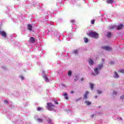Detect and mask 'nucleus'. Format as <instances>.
<instances>
[{
    "mask_svg": "<svg viewBox=\"0 0 124 124\" xmlns=\"http://www.w3.org/2000/svg\"><path fill=\"white\" fill-rule=\"evenodd\" d=\"M71 22H74V20H71Z\"/></svg>",
    "mask_w": 124,
    "mask_h": 124,
    "instance_id": "nucleus-44",
    "label": "nucleus"
},
{
    "mask_svg": "<svg viewBox=\"0 0 124 124\" xmlns=\"http://www.w3.org/2000/svg\"><path fill=\"white\" fill-rule=\"evenodd\" d=\"M102 67H103V64L101 63L98 65L97 68H98V70H101V68H102Z\"/></svg>",
    "mask_w": 124,
    "mask_h": 124,
    "instance_id": "nucleus-7",
    "label": "nucleus"
},
{
    "mask_svg": "<svg viewBox=\"0 0 124 124\" xmlns=\"http://www.w3.org/2000/svg\"><path fill=\"white\" fill-rule=\"evenodd\" d=\"M109 52H112V47L111 46L109 47Z\"/></svg>",
    "mask_w": 124,
    "mask_h": 124,
    "instance_id": "nucleus-28",
    "label": "nucleus"
},
{
    "mask_svg": "<svg viewBox=\"0 0 124 124\" xmlns=\"http://www.w3.org/2000/svg\"><path fill=\"white\" fill-rule=\"evenodd\" d=\"M87 35L90 37H93V38H95L96 39H97V38H98L99 36L98 33L94 31H91L89 32L88 34H87Z\"/></svg>",
    "mask_w": 124,
    "mask_h": 124,
    "instance_id": "nucleus-1",
    "label": "nucleus"
},
{
    "mask_svg": "<svg viewBox=\"0 0 124 124\" xmlns=\"http://www.w3.org/2000/svg\"><path fill=\"white\" fill-rule=\"evenodd\" d=\"M20 78H21V80H24V77L23 76H21Z\"/></svg>",
    "mask_w": 124,
    "mask_h": 124,
    "instance_id": "nucleus-34",
    "label": "nucleus"
},
{
    "mask_svg": "<svg viewBox=\"0 0 124 124\" xmlns=\"http://www.w3.org/2000/svg\"><path fill=\"white\" fill-rule=\"evenodd\" d=\"M37 121L38 122V123H43V120L40 118H38L37 119Z\"/></svg>",
    "mask_w": 124,
    "mask_h": 124,
    "instance_id": "nucleus-16",
    "label": "nucleus"
},
{
    "mask_svg": "<svg viewBox=\"0 0 124 124\" xmlns=\"http://www.w3.org/2000/svg\"><path fill=\"white\" fill-rule=\"evenodd\" d=\"M29 41L30 43H34L35 42V38H33V37H31Z\"/></svg>",
    "mask_w": 124,
    "mask_h": 124,
    "instance_id": "nucleus-3",
    "label": "nucleus"
},
{
    "mask_svg": "<svg viewBox=\"0 0 124 124\" xmlns=\"http://www.w3.org/2000/svg\"><path fill=\"white\" fill-rule=\"evenodd\" d=\"M84 40L85 43H88L89 42V39L88 38L84 37Z\"/></svg>",
    "mask_w": 124,
    "mask_h": 124,
    "instance_id": "nucleus-19",
    "label": "nucleus"
},
{
    "mask_svg": "<svg viewBox=\"0 0 124 124\" xmlns=\"http://www.w3.org/2000/svg\"><path fill=\"white\" fill-rule=\"evenodd\" d=\"M89 84H90V89L92 90V91H93V87H94V84L91 82L89 83Z\"/></svg>",
    "mask_w": 124,
    "mask_h": 124,
    "instance_id": "nucleus-10",
    "label": "nucleus"
},
{
    "mask_svg": "<svg viewBox=\"0 0 124 124\" xmlns=\"http://www.w3.org/2000/svg\"><path fill=\"white\" fill-rule=\"evenodd\" d=\"M123 27H124V25L120 24L117 27V29L119 31L120 30H122V29H123Z\"/></svg>",
    "mask_w": 124,
    "mask_h": 124,
    "instance_id": "nucleus-9",
    "label": "nucleus"
},
{
    "mask_svg": "<svg viewBox=\"0 0 124 124\" xmlns=\"http://www.w3.org/2000/svg\"><path fill=\"white\" fill-rule=\"evenodd\" d=\"M107 3H109V0H107Z\"/></svg>",
    "mask_w": 124,
    "mask_h": 124,
    "instance_id": "nucleus-41",
    "label": "nucleus"
},
{
    "mask_svg": "<svg viewBox=\"0 0 124 124\" xmlns=\"http://www.w3.org/2000/svg\"><path fill=\"white\" fill-rule=\"evenodd\" d=\"M4 102L5 103H7V104H8V101H7V100H5L4 101Z\"/></svg>",
    "mask_w": 124,
    "mask_h": 124,
    "instance_id": "nucleus-32",
    "label": "nucleus"
},
{
    "mask_svg": "<svg viewBox=\"0 0 124 124\" xmlns=\"http://www.w3.org/2000/svg\"><path fill=\"white\" fill-rule=\"evenodd\" d=\"M115 2V0H109V3L112 4Z\"/></svg>",
    "mask_w": 124,
    "mask_h": 124,
    "instance_id": "nucleus-21",
    "label": "nucleus"
},
{
    "mask_svg": "<svg viewBox=\"0 0 124 124\" xmlns=\"http://www.w3.org/2000/svg\"><path fill=\"white\" fill-rule=\"evenodd\" d=\"M114 63H115V62H114V61H112L110 62V64H111V65H113Z\"/></svg>",
    "mask_w": 124,
    "mask_h": 124,
    "instance_id": "nucleus-29",
    "label": "nucleus"
},
{
    "mask_svg": "<svg viewBox=\"0 0 124 124\" xmlns=\"http://www.w3.org/2000/svg\"><path fill=\"white\" fill-rule=\"evenodd\" d=\"M0 34H1L3 37H6V32L4 31H0Z\"/></svg>",
    "mask_w": 124,
    "mask_h": 124,
    "instance_id": "nucleus-4",
    "label": "nucleus"
},
{
    "mask_svg": "<svg viewBox=\"0 0 124 124\" xmlns=\"http://www.w3.org/2000/svg\"><path fill=\"white\" fill-rule=\"evenodd\" d=\"M94 62H93V59H89V63L90 65H93Z\"/></svg>",
    "mask_w": 124,
    "mask_h": 124,
    "instance_id": "nucleus-8",
    "label": "nucleus"
},
{
    "mask_svg": "<svg viewBox=\"0 0 124 124\" xmlns=\"http://www.w3.org/2000/svg\"><path fill=\"white\" fill-rule=\"evenodd\" d=\"M54 103H55V104H57V105L59 104V102H58V101H55Z\"/></svg>",
    "mask_w": 124,
    "mask_h": 124,
    "instance_id": "nucleus-33",
    "label": "nucleus"
},
{
    "mask_svg": "<svg viewBox=\"0 0 124 124\" xmlns=\"http://www.w3.org/2000/svg\"><path fill=\"white\" fill-rule=\"evenodd\" d=\"M107 36L109 37V33H108Z\"/></svg>",
    "mask_w": 124,
    "mask_h": 124,
    "instance_id": "nucleus-43",
    "label": "nucleus"
},
{
    "mask_svg": "<svg viewBox=\"0 0 124 124\" xmlns=\"http://www.w3.org/2000/svg\"><path fill=\"white\" fill-rule=\"evenodd\" d=\"M46 107L49 111H54V108L56 107V106L52 103H47Z\"/></svg>",
    "mask_w": 124,
    "mask_h": 124,
    "instance_id": "nucleus-2",
    "label": "nucleus"
},
{
    "mask_svg": "<svg viewBox=\"0 0 124 124\" xmlns=\"http://www.w3.org/2000/svg\"><path fill=\"white\" fill-rule=\"evenodd\" d=\"M74 54H77L78 53V50H77V49H75L74 51Z\"/></svg>",
    "mask_w": 124,
    "mask_h": 124,
    "instance_id": "nucleus-27",
    "label": "nucleus"
},
{
    "mask_svg": "<svg viewBox=\"0 0 124 124\" xmlns=\"http://www.w3.org/2000/svg\"><path fill=\"white\" fill-rule=\"evenodd\" d=\"M118 120L120 121H123V118L122 117H120L119 118H118Z\"/></svg>",
    "mask_w": 124,
    "mask_h": 124,
    "instance_id": "nucleus-35",
    "label": "nucleus"
},
{
    "mask_svg": "<svg viewBox=\"0 0 124 124\" xmlns=\"http://www.w3.org/2000/svg\"><path fill=\"white\" fill-rule=\"evenodd\" d=\"M94 97H95V98H97V95H95V96H94Z\"/></svg>",
    "mask_w": 124,
    "mask_h": 124,
    "instance_id": "nucleus-42",
    "label": "nucleus"
},
{
    "mask_svg": "<svg viewBox=\"0 0 124 124\" xmlns=\"http://www.w3.org/2000/svg\"><path fill=\"white\" fill-rule=\"evenodd\" d=\"M94 71L95 72V73H96V74H98V73H99V70H98V68H97V67H96L94 69Z\"/></svg>",
    "mask_w": 124,
    "mask_h": 124,
    "instance_id": "nucleus-12",
    "label": "nucleus"
},
{
    "mask_svg": "<svg viewBox=\"0 0 124 124\" xmlns=\"http://www.w3.org/2000/svg\"><path fill=\"white\" fill-rule=\"evenodd\" d=\"M116 28H117V27L115 25H111L109 27V28L111 30L116 29Z\"/></svg>",
    "mask_w": 124,
    "mask_h": 124,
    "instance_id": "nucleus-18",
    "label": "nucleus"
},
{
    "mask_svg": "<svg viewBox=\"0 0 124 124\" xmlns=\"http://www.w3.org/2000/svg\"><path fill=\"white\" fill-rule=\"evenodd\" d=\"M112 35V34H111V32H109V37H110Z\"/></svg>",
    "mask_w": 124,
    "mask_h": 124,
    "instance_id": "nucleus-37",
    "label": "nucleus"
},
{
    "mask_svg": "<svg viewBox=\"0 0 124 124\" xmlns=\"http://www.w3.org/2000/svg\"><path fill=\"white\" fill-rule=\"evenodd\" d=\"M124 99V95H123L120 97V99Z\"/></svg>",
    "mask_w": 124,
    "mask_h": 124,
    "instance_id": "nucleus-30",
    "label": "nucleus"
},
{
    "mask_svg": "<svg viewBox=\"0 0 124 124\" xmlns=\"http://www.w3.org/2000/svg\"><path fill=\"white\" fill-rule=\"evenodd\" d=\"M84 103L86 104V105H87V106L91 105V104H92V102H91L89 101H85L84 102Z\"/></svg>",
    "mask_w": 124,
    "mask_h": 124,
    "instance_id": "nucleus-15",
    "label": "nucleus"
},
{
    "mask_svg": "<svg viewBox=\"0 0 124 124\" xmlns=\"http://www.w3.org/2000/svg\"><path fill=\"white\" fill-rule=\"evenodd\" d=\"M28 30H29V31H32V26H31V24H28Z\"/></svg>",
    "mask_w": 124,
    "mask_h": 124,
    "instance_id": "nucleus-11",
    "label": "nucleus"
},
{
    "mask_svg": "<svg viewBox=\"0 0 124 124\" xmlns=\"http://www.w3.org/2000/svg\"><path fill=\"white\" fill-rule=\"evenodd\" d=\"M120 78V76H119V74L117 72H114V75H113V78H115V79H118V78Z\"/></svg>",
    "mask_w": 124,
    "mask_h": 124,
    "instance_id": "nucleus-6",
    "label": "nucleus"
},
{
    "mask_svg": "<svg viewBox=\"0 0 124 124\" xmlns=\"http://www.w3.org/2000/svg\"><path fill=\"white\" fill-rule=\"evenodd\" d=\"M47 123H51L52 122V120L50 119L49 118H48L47 119Z\"/></svg>",
    "mask_w": 124,
    "mask_h": 124,
    "instance_id": "nucleus-25",
    "label": "nucleus"
},
{
    "mask_svg": "<svg viewBox=\"0 0 124 124\" xmlns=\"http://www.w3.org/2000/svg\"><path fill=\"white\" fill-rule=\"evenodd\" d=\"M74 93V91H72L71 92H70V93Z\"/></svg>",
    "mask_w": 124,
    "mask_h": 124,
    "instance_id": "nucleus-38",
    "label": "nucleus"
},
{
    "mask_svg": "<svg viewBox=\"0 0 124 124\" xmlns=\"http://www.w3.org/2000/svg\"><path fill=\"white\" fill-rule=\"evenodd\" d=\"M117 92L116 91H114L113 93V94L114 95H116V94H117Z\"/></svg>",
    "mask_w": 124,
    "mask_h": 124,
    "instance_id": "nucleus-31",
    "label": "nucleus"
},
{
    "mask_svg": "<svg viewBox=\"0 0 124 124\" xmlns=\"http://www.w3.org/2000/svg\"><path fill=\"white\" fill-rule=\"evenodd\" d=\"M71 74H72V72H71V71H68V76L69 77L71 76Z\"/></svg>",
    "mask_w": 124,
    "mask_h": 124,
    "instance_id": "nucleus-22",
    "label": "nucleus"
},
{
    "mask_svg": "<svg viewBox=\"0 0 124 124\" xmlns=\"http://www.w3.org/2000/svg\"><path fill=\"white\" fill-rule=\"evenodd\" d=\"M90 93L88 91H86L85 94L83 95V97L84 99H88V94H89Z\"/></svg>",
    "mask_w": 124,
    "mask_h": 124,
    "instance_id": "nucleus-5",
    "label": "nucleus"
},
{
    "mask_svg": "<svg viewBox=\"0 0 124 124\" xmlns=\"http://www.w3.org/2000/svg\"><path fill=\"white\" fill-rule=\"evenodd\" d=\"M37 111H41L42 110V108L38 107L37 108Z\"/></svg>",
    "mask_w": 124,
    "mask_h": 124,
    "instance_id": "nucleus-23",
    "label": "nucleus"
},
{
    "mask_svg": "<svg viewBox=\"0 0 124 124\" xmlns=\"http://www.w3.org/2000/svg\"><path fill=\"white\" fill-rule=\"evenodd\" d=\"M118 71L120 73H122L123 74H124V69H120L118 70Z\"/></svg>",
    "mask_w": 124,
    "mask_h": 124,
    "instance_id": "nucleus-17",
    "label": "nucleus"
},
{
    "mask_svg": "<svg viewBox=\"0 0 124 124\" xmlns=\"http://www.w3.org/2000/svg\"><path fill=\"white\" fill-rule=\"evenodd\" d=\"M102 48L104 50H106V51H108L109 50V46H102Z\"/></svg>",
    "mask_w": 124,
    "mask_h": 124,
    "instance_id": "nucleus-13",
    "label": "nucleus"
},
{
    "mask_svg": "<svg viewBox=\"0 0 124 124\" xmlns=\"http://www.w3.org/2000/svg\"><path fill=\"white\" fill-rule=\"evenodd\" d=\"M95 21V20H91V24H92V25H94Z\"/></svg>",
    "mask_w": 124,
    "mask_h": 124,
    "instance_id": "nucleus-26",
    "label": "nucleus"
},
{
    "mask_svg": "<svg viewBox=\"0 0 124 124\" xmlns=\"http://www.w3.org/2000/svg\"><path fill=\"white\" fill-rule=\"evenodd\" d=\"M97 93L98 94H100L102 93V92H101L100 90H97Z\"/></svg>",
    "mask_w": 124,
    "mask_h": 124,
    "instance_id": "nucleus-24",
    "label": "nucleus"
},
{
    "mask_svg": "<svg viewBox=\"0 0 124 124\" xmlns=\"http://www.w3.org/2000/svg\"><path fill=\"white\" fill-rule=\"evenodd\" d=\"M44 78L45 80V81H49V78H48L46 76H44Z\"/></svg>",
    "mask_w": 124,
    "mask_h": 124,
    "instance_id": "nucleus-20",
    "label": "nucleus"
},
{
    "mask_svg": "<svg viewBox=\"0 0 124 124\" xmlns=\"http://www.w3.org/2000/svg\"><path fill=\"white\" fill-rule=\"evenodd\" d=\"M81 99H82V98H79V99H77V100H76V101H79V100H81Z\"/></svg>",
    "mask_w": 124,
    "mask_h": 124,
    "instance_id": "nucleus-36",
    "label": "nucleus"
},
{
    "mask_svg": "<svg viewBox=\"0 0 124 124\" xmlns=\"http://www.w3.org/2000/svg\"><path fill=\"white\" fill-rule=\"evenodd\" d=\"M93 116H94V115L93 114L91 115V118L93 119Z\"/></svg>",
    "mask_w": 124,
    "mask_h": 124,
    "instance_id": "nucleus-39",
    "label": "nucleus"
},
{
    "mask_svg": "<svg viewBox=\"0 0 124 124\" xmlns=\"http://www.w3.org/2000/svg\"><path fill=\"white\" fill-rule=\"evenodd\" d=\"M81 81H84V78H81Z\"/></svg>",
    "mask_w": 124,
    "mask_h": 124,
    "instance_id": "nucleus-40",
    "label": "nucleus"
},
{
    "mask_svg": "<svg viewBox=\"0 0 124 124\" xmlns=\"http://www.w3.org/2000/svg\"><path fill=\"white\" fill-rule=\"evenodd\" d=\"M64 98H65L66 100L68 99V96H67V93H65L63 94Z\"/></svg>",
    "mask_w": 124,
    "mask_h": 124,
    "instance_id": "nucleus-14",
    "label": "nucleus"
}]
</instances>
